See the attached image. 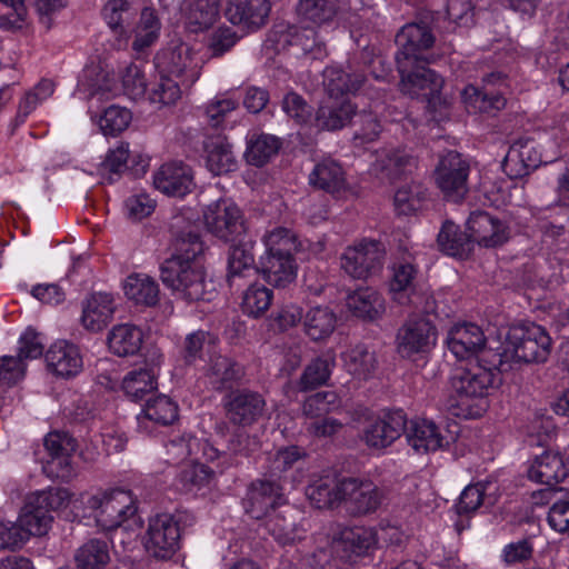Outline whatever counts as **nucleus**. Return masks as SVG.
Instances as JSON below:
<instances>
[{
	"label": "nucleus",
	"instance_id": "f257e3e1",
	"mask_svg": "<svg viewBox=\"0 0 569 569\" xmlns=\"http://www.w3.org/2000/svg\"><path fill=\"white\" fill-rule=\"evenodd\" d=\"M173 252L160 266L162 283L188 301L204 299L206 280L200 256L204 252L199 224L191 210L174 214L169 223Z\"/></svg>",
	"mask_w": 569,
	"mask_h": 569
},
{
	"label": "nucleus",
	"instance_id": "f03ea898",
	"mask_svg": "<svg viewBox=\"0 0 569 569\" xmlns=\"http://www.w3.org/2000/svg\"><path fill=\"white\" fill-rule=\"evenodd\" d=\"M159 82L150 93V101L161 106L174 104L183 90L190 89L201 74V62L184 42H171L156 56Z\"/></svg>",
	"mask_w": 569,
	"mask_h": 569
},
{
	"label": "nucleus",
	"instance_id": "7ed1b4c3",
	"mask_svg": "<svg viewBox=\"0 0 569 569\" xmlns=\"http://www.w3.org/2000/svg\"><path fill=\"white\" fill-rule=\"evenodd\" d=\"M498 378L499 372L478 361L456 368L449 379L448 411L463 419L481 417L487 409L486 398L497 386Z\"/></svg>",
	"mask_w": 569,
	"mask_h": 569
},
{
	"label": "nucleus",
	"instance_id": "20e7f679",
	"mask_svg": "<svg viewBox=\"0 0 569 569\" xmlns=\"http://www.w3.org/2000/svg\"><path fill=\"white\" fill-rule=\"evenodd\" d=\"M102 16L113 33L117 49H126L133 38L132 49L141 52L152 46L160 32V21L153 9L144 8L138 20V9L128 0H109Z\"/></svg>",
	"mask_w": 569,
	"mask_h": 569
},
{
	"label": "nucleus",
	"instance_id": "39448f33",
	"mask_svg": "<svg viewBox=\"0 0 569 569\" xmlns=\"http://www.w3.org/2000/svg\"><path fill=\"white\" fill-rule=\"evenodd\" d=\"M551 339L539 325L526 323L509 329L502 357L518 362H543L548 359Z\"/></svg>",
	"mask_w": 569,
	"mask_h": 569
},
{
	"label": "nucleus",
	"instance_id": "423d86ee",
	"mask_svg": "<svg viewBox=\"0 0 569 569\" xmlns=\"http://www.w3.org/2000/svg\"><path fill=\"white\" fill-rule=\"evenodd\" d=\"M86 506L93 511L97 525L103 530L117 529L137 513L131 493L122 489L90 496Z\"/></svg>",
	"mask_w": 569,
	"mask_h": 569
},
{
	"label": "nucleus",
	"instance_id": "0eeeda50",
	"mask_svg": "<svg viewBox=\"0 0 569 569\" xmlns=\"http://www.w3.org/2000/svg\"><path fill=\"white\" fill-rule=\"evenodd\" d=\"M435 36L430 27L425 22H411L403 26L396 34V62L399 72H406L409 66L418 62L429 63L426 53L433 43Z\"/></svg>",
	"mask_w": 569,
	"mask_h": 569
},
{
	"label": "nucleus",
	"instance_id": "6e6552de",
	"mask_svg": "<svg viewBox=\"0 0 569 569\" xmlns=\"http://www.w3.org/2000/svg\"><path fill=\"white\" fill-rule=\"evenodd\" d=\"M469 162L457 151H448L440 157L435 170L437 187L443 197L452 202H459L469 191Z\"/></svg>",
	"mask_w": 569,
	"mask_h": 569
},
{
	"label": "nucleus",
	"instance_id": "1a4fd4ad",
	"mask_svg": "<svg viewBox=\"0 0 569 569\" xmlns=\"http://www.w3.org/2000/svg\"><path fill=\"white\" fill-rule=\"evenodd\" d=\"M558 144L552 143V150H542L533 140H519L512 143L505 157L503 169L511 178H522L536 170L542 163L557 159Z\"/></svg>",
	"mask_w": 569,
	"mask_h": 569
},
{
	"label": "nucleus",
	"instance_id": "9d476101",
	"mask_svg": "<svg viewBox=\"0 0 569 569\" xmlns=\"http://www.w3.org/2000/svg\"><path fill=\"white\" fill-rule=\"evenodd\" d=\"M385 247L376 240H363L349 247L341 256V268L355 279H366L378 272L383 263Z\"/></svg>",
	"mask_w": 569,
	"mask_h": 569
},
{
	"label": "nucleus",
	"instance_id": "9b49d317",
	"mask_svg": "<svg viewBox=\"0 0 569 569\" xmlns=\"http://www.w3.org/2000/svg\"><path fill=\"white\" fill-rule=\"evenodd\" d=\"M180 546V528L172 515L160 513L149 520L146 549L154 558L169 559Z\"/></svg>",
	"mask_w": 569,
	"mask_h": 569
},
{
	"label": "nucleus",
	"instance_id": "f8f14e48",
	"mask_svg": "<svg viewBox=\"0 0 569 569\" xmlns=\"http://www.w3.org/2000/svg\"><path fill=\"white\" fill-rule=\"evenodd\" d=\"M203 220L208 231L223 241H234L244 231L241 211L229 200L209 204Z\"/></svg>",
	"mask_w": 569,
	"mask_h": 569
},
{
	"label": "nucleus",
	"instance_id": "ddd939ff",
	"mask_svg": "<svg viewBox=\"0 0 569 569\" xmlns=\"http://www.w3.org/2000/svg\"><path fill=\"white\" fill-rule=\"evenodd\" d=\"M436 336V327L429 318H409L398 330L397 351L402 358L427 352L435 345Z\"/></svg>",
	"mask_w": 569,
	"mask_h": 569
},
{
	"label": "nucleus",
	"instance_id": "4468645a",
	"mask_svg": "<svg viewBox=\"0 0 569 569\" xmlns=\"http://www.w3.org/2000/svg\"><path fill=\"white\" fill-rule=\"evenodd\" d=\"M226 417L230 423L248 427L264 416L267 402L257 391L241 389L231 391L223 400Z\"/></svg>",
	"mask_w": 569,
	"mask_h": 569
},
{
	"label": "nucleus",
	"instance_id": "2eb2a0df",
	"mask_svg": "<svg viewBox=\"0 0 569 569\" xmlns=\"http://www.w3.org/2000/svg\"><path fill=\"white\" fill-rule=\"evenodd\" d=\"M286 502L282 488L274 480L259 479L248 487L243 508L253 519L268 517L270 510Z\"/></svg>",
	"mask_w": 569,
	"mask_h": 569
},
{
	"label": "nucleus",
	"instance_id": "dca6fc26",
	"mask_svg": "<svg viewBox=\"0 0 569 569\" xmlns=\"http://www.w3.org/2000/svg\"><path fill=\"white\" fill-rule=\"evenodd\" d=\"M342 501L352 515H367L376 511L383 499L382 492L370 481L353 478L342 479Z\"/></svg>",
	"mask_w": 569,
	"mask_h": 569
},
{
	"label": "nucleus",
	"instance_id": "f3484780",
	"mask_svg": "<svg viewBox=\"0 0 569 569\" xmlns=\"http://www.w3.org/2000/svg\"><path fill=\"white\" fill-rule=\"evenodd\" d=\"M467 229L472 243L485 248L501 246L509 238L505 222L485 211H473L467 220Z\"/></svg>",
	"mask_w": 569,
	"mask_h": 569
},
{
	"label": "nucleus",
	"instance_id": "a211bd4d",
	"mask_svg": "<svg viewBox=\"0 0 569 569\" xmlns=\"http://www.w3.org/2000/svg\"><path fill=\"white\" fill-rule=\"evenodd\" d=\"M428 63L418 62L409 66L401 76V91L411 97H423L428 101L439 93L442 87V79L435 71L427 68Z\"/></svg>",
	"mask_w": 569,
	"mask_h": 569
},
{
	"label": "nucleus",
	"instance_id": "6ab92c4d",
	"mask_svg": "<svg viewBox=\"0 0 569 569\" xmlns=\"http://www.w3.org/2000/svg\"><path fill=\"white\" fill-rule=\"evenodd\" d=\"M405 427V412L402 410L390 411L365 429L363 440L370 448L383 449L401 436Z\"/></svg>",
	"mask_w": 569,
	"mask_h": 569
},
{
	"label": "nucleus",
	"instance_id": "aec40b11",
	"mask_svg": "<svg viewBox=\"0 0 569 569\" xmlns=\"http://www.w3.org/2000/svg\"><path fill=\"white\" fill-rule=\"evenodd\" d=\"M178 417V405L170 397L158 395L148 399L137 416L138 428L146 433H152L156 426H170Z\"/></svg>",
	"mask_w": 569,
	"mask_h": 569
},
{
	"label": "nucleus",
	"instance_id": "412c9836",
	"mask_svg": "<svg viewBox=\"0 0 569 569\" xmlns=\"http://www.w3.org/2000/svg\"><path fill=\"white\" fill-rule=\"evenodd\" d=\"M269 12V0H227L224 10L232 24L253 30L267 22Z\"/></svg>",
	"mask_w": 569,
	"mask_h": 569
},
{
	"label": "nucleus",
	"instance_id": "4be33fe9",
	"mask_svg": "<svg viewBox=\"0 0 569 569\" xmlns=\"http://www.w3.org/2000/svg\"><path fill=\"white\" fill-rule=\"evenodd\" d=\"M77 447L76 440L66 432H50L44 438V448L49 453L48 468L61 479L72 477L70 456Z\"/></svg>",
	"mask_w": 569,
	"mask_h": 569
},
{
	"label": "nucleus",
	"instance_id": "5701e85b",
	"mask_svg": "<svg viewBox=\"0 0 569 569\" xmlns=\"http://www.w3.org/2000/svg\"><path fill=\"white\" fill-rule=\"evenodd\" d=\"M156 189L172 197H183L193 186L191 170L179 162L162 164L153 174Z\"/></svg>",
	"mask_w": 569,
	"mask_h": 569
},
{
	"label": "nucleus",
	"instance_id": "b1692460",
	"mask_svg": "<svg viewBox=\"0 0 569 569\" xmlns=\"http://www.w3.org/2000/svg\"><path fill=\"white\" fill-rule=\"evenodd\" d=\"M244 376L243 368L232 359L212 355L204 368L208 385L217 391L231 389Z\"/></svg>",
	"mask_w": 569,
	"mask_h": 569
},
{
	"label": "nucleus",
	"instance_id": "393cba45",
	"mask_svg": "<svg viewBox=\"0 0 569 569\" xmlns=\"http://www.w3.org/2000/svg\"><path fill=\"white\" fill-rule=\"evenodd\" d=\"M485 343L486 337L481 328L475 323L457 325L448 332V348L458 359L476 355Z\"/></svg>",
	"mask_w": 569,
	"mask_h": 569
},
{
	"label": "nucleus",
	"instance_id": "a878e982",
	"mask_svg": "<svg viewBox=\"0 0 569 569\" xmlns=\"http://www.w3.org/2000/svg\"><path fill=\"white\" fill-rule=\"evenodd\" d=\"M46 362L50 371L62 378L73 377L82 368L79 349L64 340L57 341L49 348Z\"/></svg>",
	"mask_w": 569,
	"mask_h": 569
},
{
	"label": "nucleus",
	"instance_id": "bb28decb",
	"mask_svg": "<svg viewBox=\"0 0 569 569\" xmlns=\"http://www.w3.org/2000/svg\"><path fill=\"white\" fill-rule=\"evenodd\" d=\"M569 468L558 452L546 451L537 457L528 469L529 479L548 487H555L567 478Z\"/></svg>",
	"mask_w": 569,
	"mask_h": 569
},
{
	"label": "nucleus",
	"instance_id": "cd10ccee",
	"mask_svg": "<svg viewBox=\"0 0 569 569\" xmlns=\"http://www.w3.org/2000/svg\"><path fill=\"white\" fill-rule=\"evenodd\" d=\"M408 445L418 453L435 451L442 447L443 438L431 420L413 419L406 422L403 432Z\"/></svg>",
	"mask_w": 569,
	"mask_h": 569
},
{
	"label": "nucleus",
	"instance_id": "c85d7f7f",
	"mask_svg": "<svg viewBox=\"0 0 569 569\" xmlns=\"http://www.w3.org/2000/svg\"><path fill=\"white\" fill-rule=\"evenodd\" d=\"M114 310L111 295L93 293L83 303L81 322L87 330L100 331L111 321Z\"/></svg>",
	"mask_w": 569,
	"mask_h": 569
},
{
	"label": "nucleus",
	"instance_id": "c756f323",
	"mask_svg": "<svg viewBox=\"0 0 569 569\" xmlns=\"http://www.w3.org/2000/svg\"><path fill=\"white\" fill-rule=\"evenodd\" d=\"M415 167L416 159L405 149L399 148H383L379 150L373 162V171L381 174V178L390 180L411 172Z\"/></svg>",
	"mask_w": 569,
	"mask_h": 569
},
{
	"label": "nucleus",
	"instance_id": "7c9ffc66",
	"mask_svg": "<svg viewBox=\"0 0 569 569\" xmlns=\"http://www.w3.org/2000/svg\"><path fill=\"white\" fill-rule=\"evenodd\" d=\"M297 262L295 258H284L263 254L259 261V271L263 279L276 288H286L297 277Z\"/></svg>",
	"mask_w": 569,
	"mask_h": 569
},
{
	"label": "nucleus",
	"instance_id": "2f4dec72",
	"mask_svg": "<svg viewBox=\"0 0 569 569\" xmlns=\"http://www.w3.org/2000/svg\"><path fill=\"white\" fill-rule=\"evenodd\" d=\"M377 543L376 532L372 528L350 527L343 528L335 540L337 552L343 551L346 558L352 555L361 556Z\"/></svg>",
	"mask_w": 569,
	"mask_h": 569
},
{
	"label": "nucleus",
	"instance_id": "473e14b6",
	"mask_svg": "<svg viewBox=\"0 0 569 569\" xmlns=\"http://www.w3.org/2000/svg\"><path fill=\"white\" fill-rule=\"evenodd\" d=\"M365 76L360 72L329 67L323 71V87L331 99L356 92L363 83Z\"/></svg>",
	"mask_w": 569,
	"mask_h": 569
},
{
	"label": "nucleus",
	"instance_id": "72a5a7b5",
	"mask_svg": "<svg viewBox=\"0 0 569 569\" xmlns=\"http://www.w3.org/2000/svg\"><path fill=\"white\" fill-rule=\"evenodd\" d=\"M309 182L315 188L335 194L346 188L345 171L336 160L323 159L310 172Z\"/></svg>",
	"mask_w": 569,
	"mask_h": 569
},
{
	"label": "nucleus",
	"instance_id": "f704fd0d",
	"mask_svg": "<svg viewBox=\"0 0 569 569\" xmlns=\"http://www.w3.org/2000/svg\"><path fill=\"white\" fill-rule=\"evenodd\" d=\"M108 346L118 357L136 355L142 346V331L130 323L114 326L108 335Z\"/></svg>",
	"mask_w": 569,
	"mask_h": 569
},
{
	"label": "nucleus",
	"instance_id": "c9c22d12",
	"mask_svg": "<svg viewBox=\"0 0 569 569\" xmlns=\"http://www.w3.org/2000/svg\"><path fill=\"white\" fill-rule=\"evenodd\" d=\"M220 0H189L182 8L191 32L210 28L219 16Z\"/></svg>",
	"mask_w": 569,
	"mask_h": 569
},
{
	"label": "nucleus",
	"instance_id": "e433bc0d",
	"mask_svg": "<svg viewBox=\"0 0 569 569\" xmlns=\"http://www.w3.org/2000/svg\"><path fill=\"white\" fill-rule=\"evenodd\" d=\"M356 117V107L350 100L335 101L322 104L316 116L317 126L320 129L333 131L342 129Z\"/></svg>",
	"mask_w": 569,
	"mask_h": 569
},
{
	"label": "nucleus",
	"instance_id": "4c0bfd02",
	"mask_svg": "<svg viewBox=\"0 0 569 569\" xmlns=\"http://www.w3.org/2000/svg\"><path fill=\"white\" fill-rule=\"evenodd\" d=\"M342 480L333 477H323L315 480L306 488V496L310 502L319 508H330L343 499Z\"/></svg>",
	"mask_w": 569,
	"mask_h": 569
},
{
	"label": "nucleus",
	"instance_id": "58836bf2",
	"mask_svg": "<svg viewBox=\"0 0 569 569\" xmlns=\"http://www.w3.org/2000/svg\"><path fill=\"white\" fill-rule=\"evenodd\" d=\"M18 521L29 539L30 536L46 535L52 522V516L40 503H37L36 498L31 495L28 497Z\"/></svg>",
	"mask_w": 569,
	"mask_h": 569
},
{
	"label": "nucleus",
	"instance_id": "ea45409f",
	"mask_svg": "<svg viewBox=\"0 0 569 569\" xmlns=\"http://www.w3.org/2000/svg\"><path fill=\"white\" fill-rule=\"evenodd\" d=\"M437 242L442 252L459 258L467 257L473 248L470 234L462 232L460 228L451 221H446L442 224Z\"/></svg>",
	"mask_w": 569,
	"mask_h": 569
},
{
	"label": "nucleus",
	"instance_id": "a19ab883",
	"mask_svg": "<svg viewBox=\"0 0 569 569\" xmlns=\"http://www.w3.org/2000/svg\"><path fill=\"white\" fill-rule=\"evenodd\" d=\"M266 246L264 254L295 258V254L302 249V243L297 234L287 228L276 227L263 236Z\"/></svg>",
	"mask_w": 569,
	"mask_h": 569
},
{
	"label": "nucleus",
	"instance_id": "79ce46f5",
	"mask_svg": "<svg viewBox=\"0 0 569 569\" xmlns=\"http://www.w3.org/2000/svg\"><path fill=\"white\" fill-rule=\"evenodd\" d=\"M337 11L338 0H300L297 6L301 24H326L335 18Z\"/></svg>",
	"mask_w": 569,
	"mask_h": 569
},
{
	"label": "nucleus",
	"instance_id": "37998d69",
	"mask_svg": "<svg viewBox=\"0 0 569 569\" xmlns=\"http://www.w3.org/2000/svg\"><path fill=\"white\" fill-rule=\"evenodd\" d=\"M462 97L468 108L475 112L495 116L506 106V98L502 93L490 91L489 88L479 89L468 86L465 88Z\"/></svg>",
	"mask_w": 569,
	"mask_h": 569
},
{
	"label": "nucleus",
	"instance_id": "c03bdc74",
	"mask_svg": "<svg viewBox=\"0 0 569 569\" xmlns=\"http://www.w3.org/2000/svg\"><path fill=\"white\" fill-rule=\"evenodd\" d=\"M348 307L355 316L375 319L385 310L382 297L372 288H360L348 297Z\"/></svg>",
	"mask_w": 569,
	"mask_h": 569
},
{
	"label": "nucleus",
	"instance_id": "a18cd8bd",
	"mask_svg": "<svg viewBox=\"0 0 569 569\" xmlns=\"http://www.w3.org/2000/svg\"><path fill=\"white\" fill-rule=\"evenodd\" d=\"M124 295L138 305L154 306L159 301V286L147 274H131L124 283Z\"/></svg>",
	"mask_w": 569,
	"mask_h": 569
},
{
	"label": "nucleus",
	"instance_id": "49530a36",
	"mask_svg": "<svg viewBox=\"0 0 569 569\" xmlns=\"http://www.w3.org/2000/svg\"><path fill=\"white\" fill-rule=\"evenodd\" d=\"M345 366L348 372L358 379H369L378 367L373 351L363 345H358L343 355Z\"/></svg>",
	"mask_w": 569,
	"mask_h": 569
},
{
	"label": "nucleus",
	"instance_id": "de8ad7c7",
	"mask_svg": "<svg viewBox=\"0 0 569 569\" xmlns=\"http://www.w3.org/2000/svg\"><path fill=\"white\" fill-rule=\"evenodd\" d=\"M227 280L230 284L238 278L247 277L254 272V257L248 243L230 246L227 256Z\"/></svg>",
	"mask_w": 569,
	"mask_h": 569
},
{
	"label": "nucleus",
	"instance_id": "09e8293b",
	"mask_svg": "<svg viewBox=\"0 0 569 569\" xmlns=\"http://www.w3.org/2000/svg\"><path fill=\"white\" fill-rule=\"evenodd\" d=\"M110 560L109 547L106 540L90 539L80 546L74 553L78 569H100Z\"/></svg>",
	"mask_w": 569,
	"mask_h": 569
},
{
	"label": "nucleus",
	"instance_id": "8fccbe9b",
	"mask_svg": "<svg viewBox=\"0 0 569 569\" xmlns=\"http://www.w3.org/2000/svg\"><path fill=\"white\" fill-rule=\"evenodd\" d=\"M207 167L213 174H221L236 167L231 146L221 137L211 139L207 144Z\"/></svg>",
	"mask_w": 569,
	"mask_h": 569
},
{
	"label": "nucleus",
	"instance_id": "3c124183",
	"mask_svg": "<svg viewBox=\"0 0 569 569\" xmlns=\"http://www.w3.org/2000/svg\"><path fill=\"white\" fill-rule=\"evenodd\" d=\"M290 43L299 47L306 56H310L312 59H322L327 54L326 43L319 37L318 31L309 24L290 29Z\"/></svg>",
	"mask_w": 569,
	"mask_h": 569
},
{
	"label": "nucleus",
	"instance_id": "603ef678",
	"mask_svg": "<svg viewBox=\"0 0 569 569\" xmlns=\"http://www.w3.org/2000/svg\"><path fill=\"white\" fill-rule=\"evenodd\" d=\"M333 367L335 358L330 353L317 357L305 368L299 381L300 389L307 391L327 383Z\"/></svg>",
	"mask_w": 569,
	"mask_h": 569
},
{
	"label": "nucleus",
	"instance_id": "864d4df0",
	"mask_svg": "<svg viewBox=\"0 0 569 569\" xmlns=\"http://www.w3.org/2000/svg\"><path fill=\"white\" fill-rule=\"evenodd\" d=\"M336 327V316L326 307L310 309L305 317L307 335L315 341L329 337Z\"/></svg>",
	"mask_w": 569,
	"mask_h": 569
},
{
	"label": "nucleus",
	"instance_id": "5fc2aeb1",
	"mask_svg": "<svg viewBox=\"0 0 569 569\" xmlns=\"http://www.w3.org/2000/svg\"><path fill=\"white\" fill-rule=\"evenodd\" d=\"M416 273L417 271L411 263H399L395 266L390 291L393 295V299L399 303H412L418 308L419 303L409 295L413 286Z\"/></svg>",
	"mask_w": 569,
	"mask_h": 569
},
{
	"label": "nucleus",
	"instance_id": "6e6d98bb",
	"mask_svg": "<svg viewBox=\"0 0 569 569\" xmlns=\"http://www.w3.org/2000/svg\"><path fill=\"white\" fill-rule=\"evenodd\" d=\"M156 389V376L152 371L142 368L128 372L122 380V390L132 400H141Z\"/></svg>",
	"mask_w": 569,
	"mask_h": 569
},
{
	"label": "nucleus",
	"instance_id": "4d7b16f0",
	"mask_svg": "<svg viewBox=\"0 0 569 569\" xmlns=\"http://www.w3.org/2000/svg\"><path fill=\"white\" fill-rule=\"evenodd\" d=\"M130 157L129 144L121 142L114 149L109 150L106 159L100 163L98 173L103 181L112 183L117 177L128 168Z\"/></svg>",
	"mask_w": 569,
	"mask_h": 569
},
{
	"label": "nucleus",
	"instance_id": "13d9d810",
	"mask_svg": "<svg viewBox=\"0 0 569 569\" xmlns=\"http://www.w3.org/2000/svg\"><path fill=\"white\" fill-rule=\"evenodd\" d=\"M489 483L477 482L467 486L460 495L457 503L458 513H472L481 506L490 507L495 499L487 492Z\"/></svg>",
	"mask_w": 569,
	"mask_h": 569
},
{
	"label": "nucleus",
	"instance_id": "bf43d9fd",
	"mask_svg": "<svg viewBox=\"0 0 569 569\" xmlns=\"http://www.w3.org/2000/svg\"><path fill=\"white\" fill-rule=\"evenodd\" d=\"M272 298L273 293L269 288L259 283L251 284L243 292L242 311L250 317L258 318L269 309Z\"/></svg>",
	"mask_w": 569,
	"mask_h": 569
},
{
	"label": "nucleus",
	"instance_id": "052dcab7",
	"mask_svg": "<svg viewBox=\"0 0 569 569\" xmlns=\"http://www.w3.org/2000/svg\"><path fill=\"white\" fill-rule=\"evenodd\" d=\"M339 406L340 400L335 391H320L306 398L302 403V415L308 420L327 417Z\"/></svg>",
	"mask_w": 569,
	"mask_h": 569
},
{
	"label": "nucleus",
	"instance_id": "680f3d73",
	"mask_svg": "<svg viewBox=\"0 0 569 569\" xmlns=\"http://www.w3.org/2000/svg\"><path fill=\"white\" fill-rule=\"evenodd\" d=\"M279 140L270 134H260L250 140L246 151L247 161L256 167L266 164L279 150Z\"/></svg>",
	"mask_w": 569,
	"mask_h": 569
},
{
	"label": "nucleus",
	"instance_id": "e2e57ef3",
	"mask_svg": "<svg viewBox=\"0 0 569 569\" xmlns=\"http://www.w3.org/2000/svg\"><path fill=\"white\" fill-rule=\"evenodd\" d=\"M426 188L411 182L400 187L395 193V207L400 214H410L421 208L426 199Z\"/></svg>",
	"mask_w": 569,
	"mask_h": 569
},
{
	"label": "nucleus",
	"instance_id": "0e129e2a",
	"mask_svg": "<svg viewBox=\"0 0 569 569\" xmlns=\"http://www.w3.org/2000/svg\"><path fill=\"white\" fill-rule=\"evenodd\" d=\"M266 529L281 545H291L298 538L296 525L292 520H288L284 511L269 515L266 520Z\"/></svg>",
	"mask_w": 569,
	"mask_h": 569
},
{
	"label": "nucleus",
	"instance_id": "69168bd1",
	"mask_svg": "<svg viewBox=\"0 0 569 569\" xmlns=\"http://www.w3.org/2000/svg\"><path fill=\"white\" fill-rule=\"evenodd\" d=\"M131 121V112L119 106H110L99 120V127L103 134L116 136L122 132Z\"/></svg>",
	"mask_w": 569,
	"mask_h": 569
},
{
	"label": "nucleus",
	"instance_id": "338daca9",
	"mask_svg": "<svg viewBox=\"0 0 569 569\" xmlns=\"http://www.w3.org/2000/svg\"><path fill=\"white\" fill-rule=\"evenodd\" d=\"M87 83L82 86L88 87V97L90 99L97 98L98 100H108L114 94L116 82L104 72H96V69L86 71Z\"/></svg>",
	"mask_w": 569,
	"mask_h": 569
},
{
	"label": "nucleus",
	"instance_id": "774afa93",
	"mask_svg": "<svg viewBox=\"0 0 569 569\" xmlns=\"http://www.w3.org/2000/svg\"><path fill=\"white\" fill-rule=\"evenodd\" d=\"M122 86L126 93L133 99L144 96L147 79L139 66L131 63L126 68L122 74Z\"/></svg>",
	"mask_w": 569,
	"mask_h": 569
}]
</instances>
